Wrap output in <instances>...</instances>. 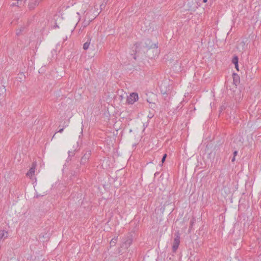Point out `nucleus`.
I'll use <instances>...</instances> for the list:
<instances>
[{
  "label": "nucleus",
  "instance_id": "1",
  "mask_svg": "<svg viewBox=\"0 0 261 261\" xmlns=\"http://www.w3.org/2000/svg\"><path fill=\"white\" fill-rule=\"evenodd\" d=\"M175 238L174 239L173 244L172 246V250L173 252H175L178 247L180 243V234L178 231L175 233Z\"/></svg>",
  "mask_w": 261,
  "mask_h": 261
},
{
  "label": "nucleus",
  "instance_id": "2",
  "mask_svg": "<svg viewBox=\"0 0 261 261\" xmlns=\"http://www.w3.org/2000/svg\"><path fill=\"white\" fill-rule=\"evenodd\" d=\"M138 99V95L137 93H132L127 96L126 102L128 104H133Z\"/></svg>",
  "mask_w": 261,
  "mask_h": 261
},
{
  "label": "nucleus",
  "instance_id": "3",
  "mask_svg": "<svg viewBox=\"0 0 261 261\" xmlns=\"http://www.w3.org/2000/svg\"><path fill=\"white\" fill-rule=\"evenodd\" d=\"M39 4V0H29L28 8L31 10H33Z\"/></svg>",
  "mask_w": 261,
  "mask_h": 261
},
{
  "label": "nucleus",
  "instance_id": "4",
  "mask_svg": "<svg viewBox=\"0 0 261 261\" xmlns=\"http://www.w3.org/2000/svg\"><path fill=\"white\" fill-rule=\"evenodd\" d=\"M37 164L36 162H33L31 168L27 172V175L30 177H32L35 173V169L36 167Z\"/></svg>",
  "mask_w": 261,
  "mask_h": 261
},
{
  "label": "nucleus",
  "instance_id": "5",
  "mask_svg": "<svg viewBox=\"0 0 261 261\" xmlns=\"http://www.w3.org/2000/svg\"><path fill=\"white\" fill-rule=\"evenodd\" d=\"M133 239L131 237H127L125 241L123 242L122 247L127 248L132 243Z\"/></svg>",
  "mask_w": 261,
  "mask_h": 261
},
{
  "label": "nucleus",
  "instance_id": "6",
  "mask_svg": "<svg viewBox=\"0 0 261 261\" xmlns=\"http://www.w3.org/2000/svg\"><path fill=\"white\" fill-rule=\"evenodd\" d=\"M145 47L148 48H157L156 44H153L151 43V41L150 39H146L145 42Z\"/></svg>",
  "mask_w": 261,
  "mask_h": 261
},
{
  "label": "nucleus",
  "instance_id": "7",
  "mask_svg": "<svg viewBox=\"0 0 261 261\" xmlns=\"http://www.w3.org/2000/svg\"><path fill=\"white\" fill-rule=\"evenodd\" d=\"M99 12L96 13V14H94V15H93L92 16H90L89 12L86 13V12L85 11V12H84L85 16H84V19H87V20L89 19V22H90L92 20H93L99 14Z\"/></svg>",
  "mask_w": 261,
  "mask_h": 261
},
{
  "label": "nucleus",
  "instance_id": "8",
  "mask_svg": "<svg viewBox=\"0 0 261 261\" xmlns=\"http://www.w3.org/2000/svg\"><path fill=\"white\" fill-rule=\"evenodd\" d=\"M90 154L91 153L90 152H86L81 158V163L85 164L89 158Z\"/></svg>",
  "mask_w": 261,
  "mask_h": 261
},
{
  "label": "nucleus",
  "instance_id": "9",
  "mask_svg": "<svg viewBox=\"0 0 261 261\" xmlns=\"http://www.w3.org/2000/svg\"><path fill=\"white\" fill-rule=\"evenodd\" d=\"M233 83L236 86L238 84H239L240 77L237 74H236V73L233 74Z\"/></svg>",
  "mask_w": 261,
  "mask_h": 261
},
{
  "label": "nucleus",
  "instance_id": "10",
  "mask_svg": "<svg viewBox=\"0 0 261 261\" xmlns=\"http://www.w3.org/2000/svg\"><path fill=\"white\" fill-rule=\"evenodd\" d=\"M8 232L5 230H0V240L7 238Z\"/></svg>",
  "mask_w": 261,
  "mask_h": 261
},
{
  "label": "nucleus",
  "instance_id": "11",
  "mask_svg": "<svg viewBox=\"0 0 261 261\" xmlns=\"http://www.w3.org/2000/svg\"><path fill=\"white\" fill-rule=\"evenodd\" d=\"M17 79L20 82L24 80V79H25L24 74L23 72H20L18 73L17 76Z\"/></svg>",
  "mask_w": 261,
  "mask_h": 261
},
{
  "label": "nucleus",
  "instance_id": "12",
  "mask_svg": "<svg viewBox=\"0 0 261 261\" xmlns=\"http://www.w3.org/2000/svg\"><path fill=\"white\" fill-rule=\"evenodd\" d=\"M91 39L89 37L87 42H86L83 45V49L87 50L90 45Z\"/></svg>",
  "mask_w": 261,
  "mask_h": 261
},
{
  "label": "nucleus",
  "instance_id": "13",
  "mask_svg": "<svg viewBox=\"0 0 261 261\" xmlns=\"http://www.w3.org/2000/svg\"><path fill=\"white\" fill-rule=\"evenodd\" d=\"M117 240H118V237L113 238L110 242V246H115L117 242Z\"/></svg>",
  "mask_w": 261,
  "mask_h": 261
},
{
  "label": "nucleus",
  "instance_id": "14",
  "mask_svg": "<svg viewBox=\"0 0 261 261\" xmlns=\"http://www.w3.org/2000/svg\"><path fill=\"white\" fill-rule=\"evenodd\" d=\"M89 23H90L89 19H88V20H87V19H84V21L82 23V27H83V28L84 29L87 26H88L89 24Z\"/></svg>",
  "mask_w": 261,
  "mask_h": 261
},
{
  "label": "nucleus",
  "instance_id": "15",
  "mask_svg": "<svg viewBox=\"0 0 261 261\" xmlns=\"http://www.w3.org/2000/svg\"><path fill=\"white\" fill-rule=\"evenodd\" d=\"M161 93L163 95H168L169 94V91H170L169 89L168 90H164L163 89V86L162 85L161 86Z\"/></svg>",
  "mask_w": 261,
  "mask_h": 261
},
{
  "label": "nucleus",
  "instance_id": "16",
  "mask_svg": "<svg viewBox=\"0 0 261 261\" xmlns=\"http://www.w3.org/2000/svg\"><path fill=\"white\" fill-rule=\"evenodd\" d=\"M107 1H106L105 0H104L103 3L100 5V8L101 10H103V9H104L105 8L106 6L107 3Z\"/></svg>",
  "mask_w": 261,
  "mask_h": 261
},
{
  "label": "nucleus",
  "instance_id": "17",
  "mask_svg": "<svg viewBox=\"0 0 261 261\" xmlns=\"http://www.w3.org/2000/svg\"><path fill=\"white\" fill-rule=\"evenodd\" d=\"M232 63L234 64L238 63V58L237 56H234L232 58Z\"/></svg>",
  "mask_w": 261,
  "mask_h": 261
},
{
  "label": "nucleus",
  "instance_id": "18",
  "mask_svg": "<svg viewBox=\"0 0 261 261\" xmlns=\"http://www.w3.org/2000/svg\"><path fill=\"white\" fill-rule=\"evenodd\" d=\"M68 125V123H66V122H64V125L63 126V128H61L59 130V131L58 132V133H62L63 130H64V127H66Z\"/></svg>",
  "mask_w": 261,
  "mask_h": 261
},
{
  "label": "nucleus",
  "instance_id": "19",
  "mask_svg": "<svg viewBox=\"0 0 261 261\" xmlns=\"http://www.w3.org/2000/svg\"><path fill=\"white\" fill-rule=\"evenodd\" d=\"M166 157H167V154H165L163 155V158H162V164L164 163V162H165V160H166Z\"/></svg>",
  "mask_w": 261,
  "mask_h": 261
},
{
  "label": "nucleus",
  "instance_id": "20",
  "mask_svg": "<svg viewBox=\"0 0 261 261\" xmlns=\"http://www.w3.org/2000/svg\"><path fill=\"white\" fill-rule=\"evenodd\" d=\"M0 89L1 90L2 92H6V89H5V87L4 86H2V87H1Z\"/></svg>",
  "mask_w": 261,
  "mask_h": 261
},
{
  "label": "nucleus",
  "instance_id": "21",
  "mask_svg": "<svg viewBox=\"0 0 261 261\" xmlns=\"http://www.w3.org/2000/svg\"><path fill=\"white\" fill-rule=\"evenodd\" d=\"M135 46L136 47V51L137 52V49L138 47L140 46V44L136 43V44H135Z\"/></svg>",
  "mask_w": 261,
  "mask_h": 261
},
{
  "label": "nucleus",
  "instance_id": "22",
  "mask_svg": "<svg viewBox=\"0 0 261 261\" xmlns=\"http://www.w3.org/2000/svg\"><path fill=\"white\" fill-rule=\"evenodd\" d=\"M19 0H18L17 2V3H13L12 4V6H18V4H19Z\"/></svg>",
  "mask_w": 261,
  "mask_h": 261
},
{
  "label": "nucleus",
  "instance_id": "23",
  "mask_svg": "<svg viewBox=\"0 0 261 261\" xmlns=\"http://www.w3.org/2000/svg\"><path fill=\"white\" fill-rule=\"evenodd\" d=\"M235 68L237 70H239V67H238V63L237 64H234Z\"/></svg>",
  "mask_w": 261,
  "mask_h": 261
},
{
  "label": "nucleus",
  "instance_id": "24",
  "mask_svg": "<svg viewBox=\"0 0 261 261\" xmlns=\"http://www.w3.org/2000/svg\"><path fill=\"white\" fill-rule=\"evenodd\" d=\"M153 116V114H150L148 117H149L150 118H152V117Z\"/></svg>",
  "mask_w": 261,
  "mask_h": 261
},
{
  "label": "nucleus",
  "instance_id": "25",
  "mask_svg": "<svg viewBox=\"0 0 261 261\" xmlns=\"http://www.w3.org/2000/svg\"><path fill=\"white\" fill-rule=\"evenodd\" d=\"M237 153H238L237 151H234L233 152V155H234L233 156H236L237 154Z\"/></svg>",
  "mask_w": 261,
  "mask_h": 261
},
{
  "label": "nucleus",
  "instance_id": "26",
  "mask_svg": "<svg viewBox=\"0 0 261 261\" xmlns=\"http://www.w3.org/2000/svg\"><path fill=\"white\" fill-rule=\"evenodd\" d=\"M235 161V156H233L231 160V161L233 162Z\"/></svg>",
  "mask_w": 261,
  "mask_h": 261
},
{
  "label": "nucleus",
  "instance_id": "27",
  "mask_svg": "<svg viewBox=\"0 0 261 261\" xmlns=\"http://www.w3.org/2000/svg\"><path fill=\"white\" fill-rule=\"evenodd\" d=\"M207 0H203V3H206L207 2Z\"/></svg>",
  "mask_w": 261,
  "mask_h": 261
},
{
  "label": "nucleus",
  "instance_id": "28",
  "mask_svg": "<svg viewBox=\"0 0 261 261\" xmlns=\"http://www.w3.org/2000/svg\"><path fill=\"white\" fill-rule=\"evenodd\" d=\"M77 14L80 15V13L79 12L77 13Z\"/></svg>",
  "mask_w": 261,
  "mask_h": 261
}]
</instances>
